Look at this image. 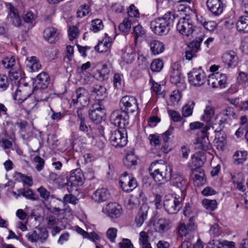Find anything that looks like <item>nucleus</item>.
Returning <instances> with one entry per match:
<instances>
[{"instance_id":"52","label":"nucleus","mask_w":248,"mask_h":248,"mask_svg":"<svg viewBox=\"0 0 248 248\" xmlns=\"http://www.w3.org/2000/svg\"><path fill=\"white\" fill-rule=\"evenodd\" d=\"M40 197L45 201H47L50 196V192L46 188L41 186L37 189Z\"/></svg>"},{"instance_id":"50","label":"nucleus","mask_w":248,"mask_h":248,"mask_svg":"<svg viewBox=\"0 0 248 248\" xmlns=\"http://www.w3.org/2000/svg\"><path fill=\"white\" fill-rule=\"evenodd\" d=\"M223 115L226 116L229 119H233L235 118L236 114L234 108L232 107H228L223 111Z\"/></svg>"},{"instance_id":"34","label":"nucleus","mask_w":248,"mask_h":248,"mask_svg":"<svg viewBox=\"0 0 248 248\" xmlns=\"http://www.w3.org/2000/svg\"><path fill=\"white\" fill-rule=\"evenodd\" d=\"M111 43L109 41V38H105L95 46L94 49L96 51L100 53L106 52L109 49Z\"/></svg>"},{"instance_id":"62","label":"nucleus","mask_w":248,"mask_h":248,"mask_svg":"<svg viewBox=\"0 0 248 248\" xmlns=\"http://www.w3.org/2000/svg\"><path fill=\"white\" fill-rule=\"evenodd\" d=\"M68 32L70 40H73L78 35V28L76 26L71 27L69 29Z\"/></svg>"},{"instance_id":"53","label":"nucleus","mask_w":248,"mask_h":248,"mask_svg":"<svg viewBox=\"0 0 248 248\" xmlns=\"http://www.w3.org/2000/svg\"><path fill=\"white\" fill-rule=\"evenodd\" d=\"M117 230L114 228H109L107 232L108 238L112 242H114L116 237Z\"/></svg>"},{"instance_id":"10","label":"nucleus","mask_w":248,"mask_h":248,"mask_svg":"<svg viewBox=\"0 0 248 248\" xmlns=\"http://www.w3.org/2000/svg\"><path fill=\"white\" fill-rule=\"evenodd\" d=\"M72 101L74 104L79 103L83 107L88 105L90 101L88 91L84 88H78L72 96Z\"/></svg>"},{"instance_id":"61","label":"nucleus","mask_w":248,"mask_h":248,"mask_svg":"<svg viewBox=\"0 0 248 248\" xmlns=\"http://www.w3.org/2000/svg\"><path fill=\"white\" fill-rule=\"evenodd\" d=\"M192 164L196 168H199L203 164V161L198 155H194L192 156Z\"/></svg>"},{"instance_id":"64","label":"nucleus","mask_w":248,"mask_h":248,"mask_svg":"<svg viewBox=\"0 0 248 248\" xmlns=\"http://www.w3.org/2000/svg\"><path fill=\"white\" fill-rule=\"evenodd\" d=\"M120 248H133V245L128 239L124 238L123 242L119 243Z\"/></svg>"},{"instance_id":"32","label":"nucleus","mask_w":248,"mask_h":248,"mask_svg":"<svg viewBox=\"0 0 248 248\" xmlns=\"http://www.w3.org/2000/svg\"><path fill=\"white\" fill-rule=\"evenodd\" d=\"M106 88L100 85H95L92 89V93L96 95V99L102 100L107 96Z\"/></svg>"},{"instance_id":"23","label":"nucleus","mask_w":248,"mask_h":248,"mask_svg":"<svg viewBox=\"0 0 248 248\" xmlns=\"http://www.w3.org/2000/svg\"><path fill=\"white\" fill-rule=\"evenodd\" d=\"M84 180L83 173L80 170H76L75 172L71 173L67 184L69 186L70 183V185L72 186H80L83 184Z\"/></svg>"},{"instance_id":"55","label":"nucleus","mask_w":248,"mask_h":248,"mask_svg":"<svg viewBox=\"0 0 248 248\" xmlns=\"http://www.w3.org/2000/svg\"><path fill=\"white\" fill-rule=\"evenodd\" d=\"M173 127L170 126L168 130L162 134V137L164 143H167L170 139V136H172L173 134Z\"/></svg>"},{"instance_id":"11","label":"nucleus","mask_w":248,"mask_h":248,"mask_svg":"<svg viewBox=\"0 0 248 248\" xmlns=\"http://www.w3.org/2000/svg\"><path fill=\"white\" fill-rule=\"evenodd\" d=\"M222 62L227 69L235 67L238 63V57L232 50L225 52L221 57Z\"/></svg>"},{"instance_id":"8","label":"nucleus","mask_w":248,"mask_h":248,"mask_svg":"<svg viewBox=\"0 0 248 248\" xmlns=\"http://www.w3.org/2000/svg\"><path fill=\"white\" fill-rule=\"evenodd\" d=\"M203 41V37L196 38L188 45L186 49L185 57L188 61L197 57L196 53L200 50V46Z\"/></svg>"},{"instance_id":"58","label":"nucleus","mask_w":248,"mask_h":248,"mask_svg":"<svg viewBox=\"0 0 248 248\" xmlns=\"http://www.w3.org/2000/svg\"><path fill=\"white\" fill-rule=\"evenodd\" d=\"M168 112L171 119L174 122H180L182 120V117L177 111L173 110H169Z\"/></svg>"},{"instance_id":"56","label":"nucleus","mask_w":248,"mask_h":248,"mask_svg":"<svg viewBox=\"0 0 248 248\" xmlns=\"http://www.w3.org/2000/svg\"><path fill=\"white\" fill-rule=\"evenodd\" d=\"M134 58V54L132 51L124 52L122 55V58L127 63H131L133 61Z\"/></svg>"},{"instance_id":"57","label":"nucleus","mask_w":248,"mask_h":248,"mask_svg":"<svg viewBox=\"0 0 248 248\" xmlns=\"http://www.w3.org/2000/svg\"><path fill=\"white\" fill-rule=\"evenodd\" d=\"M63 202L76 204L78 202V199L72 194H66L63 197Z\"/></svg>"},{"instance_id":"38","label":"nucleus","mask_w":248,"mask_h":248,"mask_svg":"<svg viewBox=\"0 0 248 248\" xmlns=\"http://www.w3.org/2000/svg\"><path fill=\"white\" fill-rule=\"evenodd\" d=\"M103 27L102 21L97 18L92 21L90 29L94 32H96L102 30Z\"/></svg>"},{"instance_id":"27","label":"nucleus","mask_w":248,"mask_h":248,"mask_svg":"<svg viewBox=\"0 0 248 248\" xmlns=\"http://www.w3.org/2000/svg\"><path fill=\"white\" fill-rule=\"evenodd\" d=\"M18 194L16 192H13V194L17 197H20L21 195L25 197L27 199L31 201H36L39 199V197L37 195L35 194L31 189L22 188L17 190Z\"/></svg>"},{"instance_id":"17","label":"nucleus","mask_w":248,"mask_h":248,"mask_svg":"<svg viewBox=\"0 0 248 248\" xmlns=\"http://www.w3.org/2000/svg\"><path fill=\"white\" fill-rule=\"evenodd\" d=\"M172 186L180 189L183 193L187 188V180L182 175L177 174L171 175L170 180Z\"/></svg>"},{"instance_id":"4","label":"nucleus","mask_w":248,"mask_h":248,"mask_svg":"<svg viewBox=\"0 0 248 248\" xmlns=\"http://www.w3.org/2000/svg\"><path fill=\"white\" fill-rule=\"evenodd\" d=\"M113 123L115 126L119 127L118 129L111 131L109 137V141L111 145L115 148H121L125 146L127 144V136H126V130L125 127L121 125L115 124L113 122Z\"/></svg>"},{"instance_id":"44","label":"nucleus","mask_w":248,"mask_h":248,"mask_svg":"<svg viewBox=\"0 0 248 248\" xmlns=\"http://www.w3.org/2000/svg\"><path fill=\"white\" fill-rule=\"evenodd\" d=\"M79 122V130L81 131L86 133L87 136L89 139H93V133H92L91 132H89V130L91 129V127H90L89 128L87 126V124L85 123V120L80 121Z\"/></svg>"},{"instance_id":"24","label":"nucleus","mask_w":248,"mask_h":248,"mask_svg":"<svg viewBox=\"0 0 248 248\" xmlns=\"http://www.w3.org/2000/svg\"><path fill=\"white\" fill-rule=\"evenodd\" d=\"M148 210L149 207L146 205H142L140 207L135 220L138 227H140L147 218Z\"/></svg>"},{"instance_id":"16","label":"nucleus","mask_w":248,"mask_h":248,"mask_svg":"<svg viewBox=\"0 0 248 248\" xmlns=\"http://www.w3.org/2000/svg\"><path fill=\"white\" fill-rule=\"evenodd\" d=\"M49 77L47 74L43 72L39 74L33 83V86L36 90L46 89L49 82Z\"/></svg>"},{"instance_id":"9","label":"nucleus","mask_w":248,"mask_h":248,"mask_svg":"<svg viewBox=\"0 0 248 248\" xmlns=\"http://www.w3.org/2000/svg\"><path fill=\"white\" fill-rule=\"evenodd\" d=\"M88 113L90 119L96 124L100 123L106 115L104 108L99 104L93 105Z\"/></svg>"},{"instance_id":"45","label":"nucleus","mask_w":248,"mask_h":248,"mask_svg":"<svg viewBox=\"0 0 248 248\" xmlns=\"http://www.w3.org/2000/svg\"><path fill=\"white\" fill-rule=\"evenodd\" d=\"M133 33L135 35V40L137 41L138 38L143 37L145 31L143 27L140 24L134 27Z\"/></svg>"},{"instance_id":"28","label":"nucleus","mask_w":248,"mask_h":248,"mask_svg":"<svg viewBox=\"0 0 248 248\" xmlns=\"http://www.w3.org/2000/svg\"><path fill=\"white\" fill-rule=\"evenodd\" d=\"M149 44L150 46V50L152 54L154 55L160 54L164 50V45L159 41L152 40Z\"/></svg>"},{"instance_id":"35","label":"nucleus","mask_w":248,"mask_h":248,"mask_svg":"<svg viewBox=\"0 0 248 248\" xmlns=\"http://www.w3.org/2000/svg\"><path fill=\"white\" fill-rule=\"evenodd\" d=\"M195 103L193 101H189L182 108V115L186 117L192 115Z\"/></svg>"},{"instance_id":"12","label":"nucleus","mask_w":248,"mask_h":248,"mask_svg":"<svg viewBox=\"0 0 248 248\" xmlns=\"http://www.w3.org/2000/svg\"><path fill=\"white\" fill-rule=\"evenodd\" d=\"M189 82L195 86H201L205 81V75L201 70L193 69L188 74Z\"/></svg>"},{"instance_id":"22","label":"nucleus","mask_w":248,"mask_h":248,"mask_svg":"<svg viewBox=\"0 0 248 248\" xmlns=\"http://www.w3.org/2000/svg\"><path fill=\"white\" fill-rule=\"evenodd\" d=\"M110 196V193L106 188L98 189L94 192L92 198L97 202H101L108 200Z\"/></svg>"},{"instance_id":"15","label":"nucleus","mask_w":248,"mask_h":248,"mask_svg":"<svg viewBox=\"0 0 248 248\" xmlns=\"http://www.w3.org/2000/svg\"><path fill=\"white\" fill-rule=\"evenodd\" d=\"M170 81L172 84H175L181 90L186 88V84L184 78L181 76V73L178 68H172L170 75Z\"/></svg>"},{"instance_id":"54","label":"nucleus","mask_w":248,"mask_h":248,"mask_svg":"<svg viewBox=\"0 0 248 248\" xmlns=\"http://www.w3.org/2000/svg\"><path fill=\"white\" fill-rule=\"evenodd\" d=\"M9 86L8 78L4 76L0 75V89L2 90H5Z\"/></svg>"},{"instance_id":"25","label":"nucleus","mask_w":248,"mask_h":248,"mask_svg":"<svg viewBox=\"0 0 248 248\" xmlns=\"http://www.w3.org/2000/svg\"><path fill=\"white\" fill-rule=\"evenodd\" d=\"M157 231L160 233L167 232L172 227V222L168 219L165 218H159L155 224Z\"/></svg>"},{"instance_id":"1","label":"nucleus","mask_w":248,"mask_h":248,"mask_svg":"<svg viewBox=\"0 0 248 248\" xmlns=\"http://www.w3.org/2000/svg\"><path fill=\"white\" fill-rule=\"evenodd\" d=\"M120 110L113 111L111 115V120L115 124L124 126L129 124V113H133L138 109L136 97L126 95L123 96L120 102Z\"/></svg>"},{"instance_id":"36","label":"nucleus","mask_w":248,"mask_h":248,"mask_svg":"<svg viewBox=\"0 0 248 248\" xmlns=\"http://www.w3.org/2000/svg\"><path fill=\"white\" fill-rule=\"evenodd\" d=\"M204 113L202 116V120L208 124L214 117V108L211 106H206L205 109L204 110Z\"/></svg>"},{"instance_id":"7","label":"nucleus","mask_w":248,"mask_h":248,"mask_svg":"<svg viewBox=\"0 0 248 248\" xmlns=\"http://www.w3.org/2000/svg\"><path fill=\"white\" fill-rule=\"evenodd\" d=\"M120 183L122 189L126 192L132 191L138 186L136 179L126 172L121 175Z\"/></svg>"},{"instance_id":"33","label":"nucleus","mask_w":248,"mask_h":248,"mask_svg":"<svg viewBox=\"0 0 248 248\" xmlns=\"http://www.w3.org/2000/svg\"><path fill=\"white\" fill-rule=\"evenodd\" d=\"M110 72V70L107 66L106 64H103L100 70H98L95 74V76L96 78L100 81L108 79V74Z\"/></svg>"},{"instance_id":"19","label":"nucleus","mask_w":248,"mask_h":248,"mask_svg":"<svg viewBox=\"0 0 248 248\" xmlns=\"http://www.w3.org/2000/svg\"><path fill=\"white\" fill-rule=\"evenodd\" d=\"M106 210L108 217L111 218H117L121 216L122 208L117 202H110L107 204Z\"/></svg>"},{"instance_id":"39","label":"nucleus","mask_w":248,"mask_h":248,"mask_svg":"<svg viewBox=\"0 0 248 248\" xmlns=\"http://www.w3.org/2000/svg\"><path fill=\"white\" fill-rule=\"evenodd\" d=\"M131 19L130 18H124L123 22L119 26V30L123 32L129 31L131 26Z\"/></svg>"},{"instance_id":"26","label":"nucleus","mask_w":248,"mask_h":248,"mask_svg":"<svg viewBox=\"0 0 248 248\" xmlns=\"http://www.w3.org/2000/svg\"><path fill=\"white\" fill-rule=\"evenodd\" d=\"M59 34L57 30L53 27L47 28L44 31V38L50 43H53L58 39Z\"/></svg>"},{"instance_id":"47","label":"nucleus","mask_w":248,"mask_h":248,"mask_svg":"<svg viewBox=\"0 0 248 248\" xmlns=\"http://www.w3.org/2000/svg\"><path fill=\"white\" fill-rule=\"evenodd\" d=\"M127 14L131 19L133 17H139L140 13L139 10L136 8L134 4H131L127 9Z\"/></svg>"},{"instance_id":"48","label":"nucleus","mask_w":248,"mask_h":248,"mask_svg":"<svg viewBox=\"0 0 248 248\" xmlns=\"http://www.w3.org/2000/svg\"><path fill=\"white\" fill-rule=\"evenodd\" d=\"M89 7L86 4L81 5L77 11L78 16L82 17L88 15L89 13Z\"/></svg>"},{"instance_id":"5","label":"nucleus","mask_w":248,"mask_h":248,"mask_svg":"<svg viewBox=\"0 0 248 248\" xmlns=\"http://www.w3.org/2000/svg\"><path fill=\"white\" fill-rule=\"evenodd\" d=\"M163 206L165 211L169 214H177L182 207V199L177 197L176 194L166 195L164 198Z\"/></svg>"},{"instance_id":"3","label":"nucleus","mask_w":248,"mask_h":248,"mask_svg":"<svg viewBox=\"0 0 248 248\" xmlns=\"http://www.w3.org/2000/svg\"><path fill=\"white\" fill-rule=\"evenodd\" d=\"M149 170L150 175L156 182H167L170 179L171 169L163 160L152 162Z\"/></svg>"},{"instance_id":"37","label":"nucleus","mask_w":248,"mask_h":248,"mask_svg":"<svg viewBox=\"0 0 248 248\" xmlns=\"http://www.w3.org/2000/svg\"><path fill=\"white\" fill-rule=\"evenodd\" d=\"M191 0H181L179 1V5L177 6L178 11L179 12H182L185 13V15L187 16L190 12H191V10L189 6L186 3H183L185 2L190 3Z\"/></svg>"},{"instance_id":"18","label":"nucleus","mask_w":248,"mask_h":248,"mask_svg":"<svg viewBox=\"0 0 248 248\" xmlns=\"http://www.w3.org/2000/svg\"><path fill=\"white\" fill-rule=\"evenodd\" d=\"M208 9L215 16H219L223 10V4L221 0H207L206 2Z\"/></svg>"},{"instance_id":"60","label":"nucleus","mask_w":248,"mask_h":248,"mask_svg":"<svg viewBox=\"0 0 248 248\" xmlns=\"http://www.w3.org/2000/svg\"><path fill=\"white\" fill-rule=\"evenodd\" d=\"M181 92L180 90L174 91L170 96L171 101L173 102H178L181 98Z\"/></svg>"},{"instance_id":"43","label":"nucleus","mask_w":248,"mask_h":248,"mask_svg":"<svg viewBox=\"0 0 248 248\" xmlns=\"http://www.w3.org/2000/svg\"><path fill=\"white\" fill-rule=\"evenodd\" d=\"M163 63L162 60L156 59L154 60L151 64V69L153 72H159L163 68Z\"/></svg>"},{"instance_id":"2","label":"nucleus","mask_w":248,"mask_h":248,"mask_svg":"<svg viewBox=\"0 0 248 248\" xmlns=\"http://www.w3.org/2000/svg\"><path fill=\"white\" fill-rule=\"evenodd\" d=\"M175 19V14L172 12L169 11L162 17H158L152 21L150 23V28L155 34L160 36L166 35L170 31Z\"/></svg>"},{"instance_id":"20","label":"nucleus","mask_w":248,"mask_h":248,"mask_svg":"<svg viewBox=\"0 0 248 248\" xmlns=\"http://www.w3.org/2000/svg\"><path fill=\"white\" fill-rule=\"evenodd\" d=\"M194 217L189 218L188 223L186 225L183 222L179 223L178 226L179 234L182 236H186L189 233L192 232L195 230L194 223Z\"/></svg>"},{"instance_id":"13","label":"nucleus","mask_w":248,"mask_h":248,"mask_svg":"<svg viewBox=\"0 0 248 248\" xmlns=\"http://www.w3.org/2000/svg\"><path fill=\"white\" fill-rule=\"evenodd\" d=\"M227 80L225 74L216 73L210 75L207 79L208 84L213 88H224Z\"/></svg>"},{"instance_id":"31","label":"nucleus","mask_w":248,"mask_h":248,"mask_svg":"<svg viewBox=\"0 0 248 248\" xmlns=\"http://www.w3.org/2000/svg\"><path fill=\"white\" fill-rule=\"evenodd\" d=\"M248 153L246 151H236L233 155V161L235 164H243L247 159Z\"/></svg>"},{"instance_id":"6","label":"nucleus","mask_w":248,"mask_h":248,"mask_svg":"<svg viewBox=\"0 0 248 248\" xmlns=\"http://www.w3.org/2000/svg\"><path fill=\"white\" fill-rule=\"evenodd\" d=\"M177 31L182 35L188 36L195 31L196 27L188 16L181 18L176 26Z\"/></svg>"},{"instance_id":"51","label":"nucleus","mask_w":248,"mask_h":248,"mask_svg":"<svg viewBox=\"0 0 248 248\" xmlns=\"http://www.w3.org/2000/svg\"><path fill=\"white\" fill-rule=\"evenodd\" d=\"M202 175H200L198 174H195L193 177L195 185L197 186H202L205 183L206 179L204 177V174L203 173H202Z\"/></svg>"},{"instance_id":"40","label":"nucleus","mask_w":248,"mask_h":248,"mask_svg":"<svg viewBox=\"0 0 248 248\" xmlns=\"http://www.w3.org/2000/svg\"><path fill=\"white\" fill-rule=\"evenodd\" d=\"M202 203L205 208L210 211H213L217 206V201L215 200L204 199L202 200Z\"/></svg>"},{"instance_id":"59","label":"nucleus","mask_w":248,"mask_h":248,"mask_svg":"<svg viewBox=\"0 0 248 248\" xmlns=\"http://www.w3.org/2000/svg\"><path fill=\"white\" fill-rule=\"evenodd\" d=\"M29 61L31 63V68L32 71H35L40 69L41 65L37 62L36 58L35 57H31L30 58V60H29Z\"/></svg>"},{"instance_id":"14","label":"nucleus","mask_w":248,"mask_h":248,"mask_svg":"<svg viewBox=\"0 0 248 248\" xmlns=\"http://www.w3.org/2000/svg\"><path fill=\"white\" fill-rule=\"evenodd\" d=\"M6 6L8 11L7 18L8 19H10V22L16 27H20L21 25V20L17 10L11 3H6Z\"/></svg>"},{"instance_id":"49","label":"nucleus","mask_w":248,"mask_h":248,"mask_svg":"<svg viewBox=\"0 0 248 248\" xmlns=\"http://www.w3.org/2000/svg\"><path fill=\"white\" fill-rule=\"evenodd\" d=\"M148 140L150 141V144L154 146H156L159 145L160 142L159 136L157 134L149 135Z\"/></svg>"},{"instance_id":"42","label":"nucleus","mask_w":248,"mask_h":248,"mask_svg":"<svg viewBox=\"0 0 248 248\" xmlns=\"http://www.w3.org/2000/svg\"><path fill=\"white\" fill-rule=\"evenodd\" d=\"M16 63L15 58L13 56L10 57H6L2 61V64L6 68H13Z\"/></svg>"},{"instance_id":"29","label":"nucleus","mask_w":248,"mask_h":248,"mask_svg":"<svg viewBox=\"0 0 248 248\" xmlns=\"http://www.w3.org/2000/svg\"><path fill=\"white\" fill-rule=\"evenodd\" d=\"M137 156L134 155L133 149L126 153L125 158L123 159L124 165L127 168H131L137 165Z\"/></svg>"},{"instance_id":"30","label":"nucleus","mask_w":248,"mask_h":248,"mask_svg":"<svg viewBox=\"0 0 248 248\" xmlns=\"http://www.w3.org/2000/svg\"><path fill=\"white\" fill-rule=\"evenodd\" d=\"M236 29L241 32H248V16H241L236 23Z\"/></svg>"},{"instance_id":"21","label":"nucleus","mask_w":248,"mask_h":248,"mask_svg":"<svg viewBox=\"0 0 248 248\" xmlns=\"http://www.w3.org/2000/svg\"><path fill=\"white\" fill-rule=\"evenodd\" d=\"M208 128V127H207L205 130H203L201 134H199L197 140V148L203 150H207L209 148L210 142L206 133Z\"/></svg>"},{"instance_id":"41","label":"nucleus","mask_w":248,"mask_h":248,"mask_svg":"<svg viewBox=\"0 0 248 248\" xmlns=\"http://www.w3.org/2000/svg\"><path fill=\"white\" fill-rule=\"evenodd\" d=\"M38 230L39 231V233H38V241L41 243H43L47 239L48 232L45 228H39Z\"/></svg>"},{"instance_id":"63","label":"nucleus","mask_w":248,"mask_h":248,"mask_svg":"<svg viewBox=\"0 0 248 248\" xmlns=\"http://www.w3.org/2000/svg\"><path fill=\"white\" fill-rule=\"evenodd\" d=\"M35 15L31 12H28L23 16V18L25 22L31 23L35 19Z\"/></svg>"},{"instance_id":"46","label":"nucleus","mask_w":248,"mask_h":248,"mask_svg":"<svg viewBox=\"0 0 248 248\" xmlns=\"http://www.w3.org/2000/svg\"><path fill=\"white\" fill-rule=\"evenodd\" d=\"M33 161L37 164L35 167L36 169L38 171L42 170L45 165V161L44 159H43L40 156L36 155L34 157Z\"/></svg>"}]
</instances>
